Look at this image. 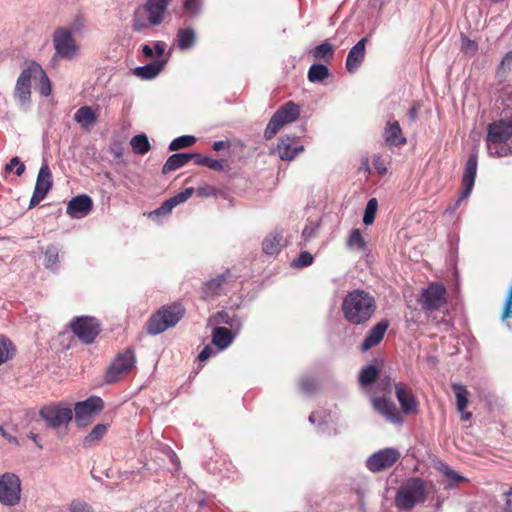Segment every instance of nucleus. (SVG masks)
Instances as JSON below:
<instances>
[{
	"label": "nucleus",
	"mask_w": 512,
	"mask_h": 512,
	"mask_svg": "<svg viewBox=\"0 0 512 512\" xmlns=\"http://www.w3.org/2000/svg\"><path fill=\"white\" fill-rule=\"evenodd\" d=\"M31 71V61L26 62L17 78L13 94L18 105L24 110L29 108L31 102V81L33 80Z\"/></svg>",
	"instance_id": "9b49d317"
},
{
	"label": "nucleus",
	"mask_w": 512,
	"mask_h": 512,
	"mask_svg": "<svg viewBox=\"0 0 512 512\" xmlns=\"http://www.w3.org/2000/svg\"><path fill=\"white\" fill-rule=\"evenodd\" d=\"M262 245L265 254L277 255L286 246V241L280 232L274 231L265 237Z\"/></svg>",
	"instance_id": "cd10ccee"
},
{
	"label": "nucleus",
	"mask_w": 512,
	"mask_h": 512,
	"mask_svg": "<svg viewBox=\"0 0 512 512\" xmlns=\"http://www.w3.org/2000/svg\"><path fill=\"white\" fill-rule=\"evenodd\" d=\"M396 398L404 413H412L417 410L418 403L410 389L402 383L395 384Z\"/></svg>",
	"instance_id": "b1692460"
},
{
	"label": "nucleus",
	"mask_w": 512,
	"mask_h": 512,
	"mask_svg": "<svg viewBox=\"0 0 512 512\" xmlns=\"http://www.w3.org/2000/svg\"><path fill=\"white\" fill-rule=\"evenodd\" d=\"M73 333L85 344H92L100 332V325L93 317L80 316L71 323Z\"/></svg>",
	"instance_id": "f8f14e48"
},
{
	"label": "nucleus",
	"mask_w": 512,
	"mask_h": 512,
	"mask_svg": "<svg viewBox=\"0 0 512 512\" xmlns=\"http://www.w3.org/2000/svg\"><path fill=\"white\" fill-rule=\"evenodd\" d=\"M21 480L12 472H5L0 475V503L4 506L13 507L21 501Z\"/></svg>",
	"instance_id": "6e6552de"
},
{
	"label": "nucleus",
	"mask_w": 512,
	"mask_h": 512,
	"mask_svg": "<svg viewBox=\"0 0 512 512\" xmlns=\"http://www.w3.org/2000/svg\"><path fill=\"white\" fill-rule=\"evenodd\" d=\"M477 165H478V155H477V150H474L469 155V158L466 162L465 169L463 172L462 183H463L464 189H463L460 197L455 202V204L453 206L448 207L445 210V213H448L450 215L453 214L456 211V209L459 207L461 202L469 197V195L471 194L472 189L474 187L475 177H476V172H477Z\"/></svg>",
	"instance_id": "9d476101"
},
{
	"label": "nucleus",
	"mask_w": 512,
	"mask_h": 512,
	"mask_svg": "<svg viewBox=\"0 0 512 512\" xmlns=\"http://www.w3.org/2000/svg\"><path fill=\"white\" fill-rule=\"evenodd\" d=\"M184 315V309L179 304L163 307L154 314L147 327V332L151 335H157L166 329L175 326Z\"/></svg>",
	"instance_id": "39448f33"
},
{
	"label": "nucleus",
	"mask_w": 512,
	"mask_h": 512,
	"mask_svg": "<svg viewBox=\"0 0 512 512\" xmlns=\"http://www.w3.org/2000/svg\"><path fill=\"white\" fill-rule=\"evenodd\" d=\"M39 415L45 421L47 427L57 429L68 425L72 420L73 412L68 406L49 404L39 410Z\"/></svg>",
	"instance_id": "1a4fd4ad"
},
{
	"label": "nucleus",
	"mask_w": 512,
	"mask_h": 512,
	"mask_svg": "<svg viewBox=\"0 0 512 512\" xmlns=\"http://www.w3.org/2000/svg\"><path fill=\"white\" fill-rule=\"evenodd\" d=\"M142 52L148 58H151L154 56L153 48L150 45H144L142 47Z\"/></svg>",
	"instance_id": "338daca9"
},
{
	"label": "nucleus",
	"mask_w": 512,
	"mask_h": 512,
	"mask_svg": "<svg viewBox=\"0 0 512 512\" xmlns=\"http://www.w3.org/2000/svg\"><path fill=\"white\" fill-rule=\"evenodd\" d=\"M301 108L293 101H288L279 107L269 120L264 137L272 139L285 125L295 122L300 116Z\"/></svg>",
	"instance_id": "20e7f679"
},
{
	"label": "nucleus",
	"mask_w": 512,
	"mask_h": 512,
	"mask_svg": "<svg viewBox=\"0 0 512 512\" xmlns=\"http://www.w3.org/2000/svg\"><path fill=\"white\" fill-rule=\"evenodd\" d=\"M408 116L412 121H415L418 116V109L417 107L413 106L409 109Z\"/></svg>",
	"instance_id": "774afa93"
},
{
	"label": "nucleus",
	"mask_w": 512,
	"mask_h": 512,
	"mask_svg": "<svg viewBox=\"0 0 512 512\" xmlns=\"http://www.w3.org/2000/svg\"><path fill=\"white\" fill-rule=\"evenodd\" d=\"M154 49L158 58L162 57L165 53V44L161 41L155 42Z\"/></svg>",
	"instance_id": "0e129e2a"
},
{
	"label": "nucleus",
	"mask_w": 512,
	"mask_h": 512,
	"mask_svg": "<svg viewBox=\"0 0 512 512\" xmlns=\"http://www.w3.org/2000/svg\"><path fill=\"white\" fill-rule=\"evenodd\" d=\"M329 75V70L326 65L313 64L308 71V79L310 82H321Z\"/></svg>",
	"instance_id": "58836bf2"
},
{
	"label": "nucleus",
	"mask_w": 512,
	"mask_h": 512,
	"mask_svg": "<svg viewBox=\"0 0 512 512\" xmlns=\"http://www.w3.org/2000/svg\"><path fill=\"white\" fill-rule=\"evenodd\" d=\"M195 192V189H194ZM196 193L200 197H211L217 194V189L211 185H201L196 189Z\"/></svg>",
	"instance_id": "5fc2aeb1"
},
{
	"label": "nucleus",
	"mask_w": 512,
	"mask_h": 512,
	"mask_svg": "<svg viewBox=\"0 0 512 512\" xmlns=\"http://www.w3.org/2000/svg\"><path fill=\"white\" fill-rule=\"evenodd\" d=\"M15 353L13 343L7 337L0 336V365L7 362Z\"/></svg>",
	"instance_id": "4c0bfd02"
},
{
	"label": "nucleus",
	"mask_w": 512,
	"mask_h": 512,
	"mask_svg": "<svg viewBox=\"0 0 512 512\" xmlns=\"http://www.w3.org/2000/svg\"><path fill=\"white\" fill-rule=\"evenodd\" d=\"M462 48L467 53H473L477 49V45L474 41L470 40L469 38L463 36L462 37Z\"/></svg>",
	"instance_id": "13d9d810"
},
{
	"label": "nucleus",
	"mask_w": 512,
	"mask_h": 512,
	"mask_svg": "<svg viewBox=\"0 0 512 512\" xmlns=\"http://www.w3.org/2000/svg\"><path fill=\"white\" fill-rule=\"evenodd\" d=\"M442 472L444 473V475L450 479L451 481L453 482H460L462 480H464V477H462L461 475H459L457 472H455L453 469H451L449 466L447 465H444L443 468H442Z\"/></svg>",
	"instance_id": "6e6d98bb"
},
{
	"label": "nucleus",
	"mask_w": 512,
	"mask_h": 512,
	"mask_svg": "<svg viewBox=\"0 0 512 512\" xmlns=\"http://www.w3.org/2000/svg\"><path fill=\"white\" fill-rule=\"evenodd\" d=\"M505 496V504L503 507L504 512H512V487L506 492H504Z\"/></svg>",
	"instance_id": "052dcab7"
},
{
	"label": "nucleus",
	"mask_w": 512,
	"mask_h": 512,
	"mask_svg": "<svg viewBox=\"0 0 512 512\" xmlns=\"http://www.w3.org/2000/svg\"><path fill=\"white\" fill-rule=\"evenodd\" d=\"M52 43L55 56L60 59L73 60L80 53V46L68 28H57L52 35Z\"/></svg>",
	"instance_id": "0eeeda50"
},
{
	"label": "nucleus",
	"mask_w": 512,
	"mask_h": 512,
	"mask_svg": "<svg viewBox=\"0 0 512 512\" xmlns=\"http://www.w3.org/2000/svg\"><path fill=\"white\" fill-rule=\"evenodd\" d=\"M333 54L334 48L328 41L317 45L312 51V55L315 59H324L325 61H329L333 57Z\"/></svg>",
	"instance_id": "a19ab883"
},
{
	"label": "nucleus",
	"mask_w": 512,
	"mask_h": 512,
	"mask_svg": "<svg viewBox=\"0 0 512 512\" xmlns=\"http://www.w3.org/2000/svg\"><path fill=\"white\" fill-rule=\"evenodd\" d=\"M169 0H146L143 6V11L146 14V21L139 17L136 13L133 20V29L135 31H142L149 26L160 25L167 13Z\"/></svg>",
	"instance_id": "423d86ee"
},
{
	"label": "nucleus",
	"mask_w": 512,
	"mask_h": 512,
	"mask_svg": "<svg viewBox=\"0 0 512 512\" xmlns=\"http://www.w3.org/2000/svg\"><path fill=\"white\" fill-rule=\"evenodd\" d=\"M446 288L439 283H432L423 289L421 304L426 310H437L445 303Z\"/></svg>",
	"instance_id": "dca6fc26"
},
{
	"label": "nucleus",
	"mask_w": 512,
	"mask_h": 512,
	"mask_svg": "<svg viewBox=\"0 0 512 512\" xmlns=\"http://www.w3.org/2000/svg\"><path fill=\"white\" fill-rule=\"evenodd\" d=\"M93 208V201L90 196L81 194L73 197L67 204L66 213L75 219L86 217Z\"/></svg>",
	"instance_id": "a211bd4d"
},
{
	"label": "nucleus",
	"mask_w": 512,
	"mask_h": 512,
	"mask_svg": "<svg viewBox=\"0 0 512 512\" xmlns=\"http://www.w3.org/2000/svg\"><path fill=\"white\" fill-rule=\"evenodd\" d=\"M231 277L230 272L226 271L225 273L219 275L216 278H213L205 283L203 287V293L206 298H211L220 294L222 285L226 281L227 278Z\"/></svg>",
	"instance_id": "72a5a7b5"
},
{
	"label": "nucleus",
	"mask_w": 512,
	"mask_h": 512,
	"mask_svg": "<svg viewBox=\"0 0 512 512\" xmlns=\"http://www.w3.org/2000/svg\"><path fill=\"white\" fill-rule=\"evenodd\" d=\"M367 38L360 39L348 52L346 58V69L353 73L358 70L365 58Z\"/></svg>",
	"instance_id": "4be33fe9"
},
{
	"label": "nucleus",
	"mask_w": 512,
	"mask_h": 512,
	"mask_svg": "<svg viewBox=\"0 0 512 512\" xmlns=\"http://www.w3.org/2000/svg\"><path fill=\"white\" fill-rule=\"evenodd\" d=\"M314 232H315L314 228L306 226L303 229L302 235L305 239H310L314 236Z\"/></svg>",
	"instance_id": "69168bd1"
},
{
	"label": "nucleus",
	"mask_w": 512,
	"mask_h": 512,
	"mask_svg": "<svg viewBox=\"0 0 512 512\" xmlns=\"http://www.w3.org/2000/svg\"><path fill=\"white\" fill-rule=\"evenodd\" d=\"M195 163L198 165L205 166L214 171H222L224 169L223 163L220 160L213 159L211 157L202 156L198 153H193Z\"/></svg>",
	"instance_id": "ea45409f"
},
{
	"label": "nucleus",
	"mask_w": 512,
	"mask_h": 512,
	"mask_svg": "<svg viewBox=\"0 0 512 512\" xmlns=\"http://www.w3.org/2000/svg\"><path fill=\"white\" fill-rule=\"evenodd\" d=\"M383 137L385 143L389 146H401L406 143V138L397 121H388L384 128Z\"/></svg>",
	"instance_id": "393cba45"
},
{
	"label": "nucleus",
	"mask_w": 512,
	"mask_h": 512,
	"mask_svg": "<svg viewBox=\"0 0 512 512\" xmlns=\"http://www.w3.org/2000/svg\"><path fill=\"white\" fill-rule=\"evenodd\" d=\"M68 509L70 512H94L91 505L82 500H73Z\"/></svg>",
	"instance_id": "3c124183"
},
{
	"label": "nucleus",
	"mask_w": 512,
	"mask_h": 512,
	"mask_svg": "<svg viewBox=\"0 0 512 512\" xmlns=\"http://www.w3.org/2000/svg\"><path fill=\"white\" fill-rule=\"evenodd\" d=\"M214 321L216 324H226L230 326L231 330L238 333L241 329L242 323L240 319L234 314H230L227 311H221L214 315Z\"/></svg>",
	"instance_id": "c9c22d12"
},
{
	"label": "nucleus",
	"mask_w": 512,
	"mask_h": 512,
	"mask_svg": "<svg viewBox=\"0 0 512 512\" xmlns=\"http://www.w3.org/2000/svg\"><path fill=\"white\" fill-rule=\"evenodd\" d=\"M103 401L99 397H90L84 401L77 402L74 407L75 420L78 426H82V421L91 415L101 411Z\"/></svg>",
	"instance_id": "f3484780"
},
{
	"label": "nucleus",
	"mask_w": 512,
	"mask_h": 512,
	"mask_svg": "<svg viewBox=\"0 0 512 512\" xmlns=\"http://www.w3.org/2000/svg\"><path fill=\"white\" fill-rule=\"evenodd\" d=\"M508 318H512V284L508 290V294H507L506 300L504 302V307H503V312H502V319L506 320Z\"/></svg>",
	"instance_id": "864d4df0"
},
{
	"label": "nucleus",
	"mask_w": 512,
	"mask_h": 512,
	"mask_svg": "<svg viewBox=\"0 0 512 512\" xmlns=\"http://www.w3.org/2000/svg\"><path fill=\"white\" fill-rule=\"evenodd\" d=\"M14 167H16L15 173L17 176H21L25 172V169H26L24 163H22L20 158L17 156L13 157L9 161V163L6 164L5 171L10 172L13 170Z\"/></svg>",
	"instance_id": "8fccbe9b"
},
{
	"label": "nucleus",
	"mask_w": 512,
	"mask_h": 512,
	"mask_svg": "<svg viewBox=\"0 0 512 512\" xmlns=\"http://www.w3.org/2000/svg\"><path fill=\"white\" fill-rule=\"evenodd\" d=\"M196 142V138L191 135L177 137L169 144V150L176 151L182 148L190 147Z\"/></svg>",
	"instance_id": "c03bdc74"
},
{
	"label": "nucleus",
	"mask_w": 512,
	"mask_h": 512,
	"mask_svg": "<svg viewBox=\"0 0 512 512\" xmlns=\"http://www.w3.org/2000/svg\"><path fill=\"white\" fill-rule=\"evenodd\" d=\"M166 62V59H157L145 66L137 67L134 73L141 79H152L160 73Z\"/></svg>",
	"instance_id": "c85d7f7f"
},
{
	"label": "nucleus",
	"mask_w": 512,
	"mask_h": 512,
	"mask_svg": "<svg viewBox=\"0 0 512 512\" xmlns=\"http://www.w3.org/2000/svg\"><path fill=\"white\" fill-rule=\"evenodd\" d=\"M52 185L53 180L50 168L48 164L44 163L38 172L33 195L29 203V208H33L39 204L46 197L52 188Z\"/></svg>",
	"instance_id": "4468645a"
},
{
	"label": "nucleus",
	"mask_w": 512,
	"mask_h": 512,
	"mask_svg": "<svg viewBox=\"0 0 512 512\" xmlns=\"http://www.w3.org/2000/svg\"><path fill=\"white\" fill-rule=\"evenodd\" d=\"M235 334L230 329L216 327L212 332V342L220 350H224L233 342Z\"/></svg>",
	"instance_id": "7c9ffc66"
},
{
	"label": "nucleus",
	"mask_w": 512,
	"mask_h": 512,
	"mask_svg": "<svg viewBox=\"0 0 512 512\" xmlns=\"http://www.w3.org/2000/svg\"><path fill=\"white\" fill-rule=\"evenodd\" d=\"M452 389L456 396L457 410L461 414V419L468 421L472 416L470 412L466 411L469 403V392L464 385L458 383L452 384Z\"/></svg>",
	"instance_id": "a878e982"
},
{
	"label": "nucleus",
	"mask_w": 512,
	"mask_h": 512,
	"mask_svg": "<svg viewBox=\"0 0 512 512\" xmlns=\"http://www.w3.org/2000/svg\"><path fill=\"white\" fill-rule=\"evenodd\" d=\"M315 386H316L315 381L312 379L305 378V379H302L300 382L301 389L306 393L313 391Z\"/></svg>",
	"instance_id": "bf43d9fd"
},
{
	"label": "nucleus",
	"mask_w": 512,
	"mask_h": 512,
	"mask_svg": "<svg viewBox=\"0 0 512 512\" xmlns=\"http://www.w3.org/2000/svg\"><path fill=\"white\" fill-rule=\"evenodd\" d=\"M59 263V249L50 245L47 247L45 252V264L47 268L56 269Z\"/></svg>",
	"instance_id": "49530a36"
},
{
	"label": "nucleus",
	"mask_w": 512,
	"mask_h": 512,
	"mask_svg": "<svg viewBox=\"0 0 512 512\" xmlns=\"http://www.w3.org/2000/svg\"><path fill=\"white\" fill-rule=\"evenodd\" d=\"M194 156L195 155L193 153L172 154L163 165L162 172L167 174L171 171L177 170L191 161Z\"/></svg>",
	"instance_id": "c756f323"
},
{
	"label": "nucleus",
	"mask_w": 512,
	"mask_h": 512,
	"mask_svg": "<svg viewBox=\"0 0 512 512\" xmlns=\"http://www.w3.org/2000/svg\"><path fill=\"white\" fill-rule=\"evenodd\" d=\"M297 138L285 136L279 139L275 153L284 160L291 161L304 150L302 145H295Z\"/></svg>",
	"instance_id": "6ab92c4d"
},
{
	"label": "nucleus",
	"mask_w": 512,
	"mask_h": 512,
	"mask_svg": "<svg viewBox=\"0 0 512 512\" xmlns=\"http://www.w3.org/2000/svg\"><path fill=\"white\" fill-rule=\"evenodd\" d=\"M74 120L83 129H89L96 123L97 115L90 106H82L75 112Z\"/></svg>",
	"instance_id": "2f4dec72"
},
{
	"label": "nucleus",
	"mask_w": 512,
	"mask_h": 512,
	"mask_svg": "<svg viewBox=\"0 0 512 512\" xmlns=\"http://www.w3.org/2000/svg\"><path fill=\"white\" fill-rule=\"evenodd\" d=\"M201 7V0H184L183 2V11L190 17L198 15L201 11Z\"/></svg>",
	"instance_id": "de8ad7c7"
},
{
	"label": "nucleus",
	"mask_w": 512,
	"mask_h": 512,
	"mask_svg": "<svg viewBox=\"0 0 512 512\" xmlns=\"http://www.w3.org/2000/svg\"><path fill=\"white\" fill-rule=\"evenodd\" d=\"M378 375V370L375 365L365 366L359 374V382L362 386L372 384Z\"/></svg>",
	"instance_id": "79ce46f5"
},
{
	"label": "nucleus",
	"mask_w": 512,
	"mask_h": 512,
	"mask_svg": "<svg viewBox=\"0 0 512 512\" xmlns=\"http://www.w3.org/2000/svg\"><path fill=\"white\" fill-rule=\"evenodd\" d=\"M85 19L83 16H76L67 27L69 30H71V34H77L83 31L85 28Z\"/></svg>",
	"instance_id": "603ef678"
},
{
	"label": "nucleus",
	"mask_w": 512,
	"mask_h": 512,
	"mask_svg": "<svg viewBox=\"0 0 512 512\" xmlns=\"http://www.w3.org/2000/svg\"><path fill=\"white\" fill-rule=\"evenodd\" d=\"M31 67L33 80L38 81L39 93L44 97L49 96L51 94L52 89L48 75L43 70L41 65L35 61H31Z\"/></svg>",
	"instance_id": "bb28decb"
},
{
	"label": "nucleus",
	"mask_w": 512,
	"mask_h": 512,
	"mask_svg": "<svg viewBox=\"0 0 512 512\" xmlns=\"http://www.w3.org/2000/svg\"><path fill=\"white\" fill-rule=\"evenodd\" d=\"M108 424L99 423L83 439V446L90 448L97 445L108 431Z\"/></svg>",
	"instance_id": "f704fd0d"
},
{
	"label": "nucleus",
	"mask_w": 512,
	"mask_h": 512,
	"mask_svg": "<svg viewBox=\"0 0 512 512\" xmlns=\"http://www.w3.org/2000/svg\"><path fill=\"white\" fill-rule=\"evenodd\" d=\"M501 66L503 68L511 69V67H512V51H509L505 54V56L503 57V59L501 61Z\"/></svg>",
	"instance_id": "e2e57ef3"
},
{
	"label": "nucleus",
	"mask_w": 512,
	"mask_h": 512,
	"mask_svg": "<svg viewBox=\"0 0 512 512\" xmlns=\"http://www.w3.org/2000/svg\"><path fill=\"white\" fill-rule=\"evenodd\" d=\"M373 166L380 175H384L387 172L384 160L378 155L373 157Z\"/></svg>",
	"instance_id": "4d7b16f0"
},
{
	"label": "nucleus",
	"mask_w": 512,
	"mask_h": 512,
	"mask_svg": "<svg viewBox=\"0 0 512 512\" xmlns=\"http://www.w3.org/2000/svg\"><path fill=\"white\" fill-rule=\"evenodd\" d=\"M135 354L130 348H127L120 353L106 373V381L109 383L118 381L123 374L129 372L135 364Z\"/></svg>",
	"instance_id": "ddd939ff"
},
{
	"label": "nucleus",
	"mask_w": 512,
	"mask_h": 512,
	"mask_svg": "<svg viewBox=\"0 0 512 512\" xmlns=\"http://www.w3.org/2000/svg\"><path fill=\"white\" fill-rule=\"evenodd\" d=\"M177 47L182 50L191 49L196 43V32L193 28L179 29L176 35Z\"/></svg>",
	"instance_id": "473e14b6"
},
{
	"label": "nucleus",
	"mask_w": 512,
	"mask_h": 512,
	"mask_svg": "<svg viewBox=\"0 0 512 512\" xmlns=\"http://www.w3.org/2000/svg\"><path fill=\"white\" fill-rule=\"evenodd\" d=\"M378 208V202L376 198H371L368 200L364 215H363V223L368 226L371 225L374 222L375 215Z\"/></svg>",
	"instance_id": "a18cd8bd"
},
{
	"label": "nucleus",
	"mask_w": 512,
	"mask_h": 512,
	"mask_svg": "<svg viewBox=\"0 0 512 512\" xmlns=\"http://www.w3.org/2000/svg\"><path fill=\"white\" fill-rule=\"evenodd\" d=\"M426 497L425 482L420 478H411L398 488L395 496V506L400 510H410L417 504L424 502Z\"/></svg>",
	"instance_id": "7ed1b4c3"
},
{
	"label": "nucleus",
	"mask_w": 512,
	"mask_h": 512,
	"mask_svg": "<svg viewBox=\"0 0 512 512\" xmlns=\"http://www.w3.org/2000/svg\"><path fill=\"white\" fill-rule=\"evenodd\" d=\"M313 259L314 258L311 253L303 251L296 259L292 261L291 266L294 268L308 267L313 263Z\"/></svg>",
	"instance_id": "09e8293b"
},
{
	"label": "nucleus",
	"mask_w": 512,
	"mask_h": 512,
	"mask_svg": "<svg viewBox=\"0 0 512 512\" xmlns=\"http://www.w3.org/2000/svg\"><path fill=\"white\" fill-rule=\"evenodd\" d=\"M372 403L374 408L383 415L389 422L394 424H401L403 419L397 410L396 405L385 398H373Z\"/></svg>",
	"instance_id": "412c9836"
},
{
	"label": "nucleus",
	"mask_w": 512,
	"mask_h": 512,
	"mask_svg": "<svg viewBox=\"0 0 512 512\" xmlns=\"http://www.w3.org/2000/svg\"><path fill=\"white\" fill-rule=\"evenodd\" d=\"M376 310L374 297L361 289L349 292L342 302L344 318L351 324L360 325L367 322Z\"/></svg>",
	"instance_id": "f03ea898"
},
{
	"label": "nucleus",
	"mask_w": 512,
	"mask_h": 512,
	"mask_svg": "<svg viewBox=\"0 0 512 512\" xmlns=\"http://www.w3.org/2000/svg\"><path fill=\"white\" fill-rule=\"evenodd\" d=\"M214 354V350L210 346H206L200 352L198 358L200 361H206Z\"/></svg>",
	"instance_id": "680f3d73"
},
{
	"label": "nucleus",
	"mask_w": 512,
	"mask_h": 512,
	"mask_svg": "<svg viewBox=\"0 0 512 512\" xmlns=\"http://www.w3.org/2000/svg\"><path fill=\"white\" fill-rule=\"evenodd\" d=\"M496 107L510 112L507 119H500L488 125L487 152L492 157H506L512 154V87L503 88L496 100Z\"/></svg>",
	"instance_id": "f257e3e1"
},
{
	"label": "nucleus",
	"mask_w": 512,
	"mask_h": 512,
	"mask_svg": "<svg viewBox=\"0 0 512 512\" xmlns=\"http://www.w3.org/2000/svg\"><path fill=\"white\" fill-rule=\"evenodd\" d=\"M130 145L136 154L144 155L150 150V143L145 134H138L132 137Z\"/></svg>",
	"instance_id": "e433bc0d"
},
{
	"label": "nucleus",
	"mask_w": 512,
	"mask_h": 512,
	"mask_svg": "<svg viewBox=\"0 0 512 512\" xmlns=\"http://www.w3.org/2000/svg\"><path fill=\"white\" fill-rule=\"evenodd\" d=\"M347 245L351 249L365 250L366 243L359 229H353L349 235Z\"/></svg>",
	"instance_id": "37998d69"
},
{
	"label": "nucleus",
	"mask_w": 512,
	"mask_h": 512,
	"mask_svg": "<svg viewBox=\"0 0 512 512\" xmlns=\"http://www.w3.org/2000/svg\"><path fill=\"white\" fill-rule=\"evenodd\" d=\"M400 458V453L393 448L380 450L367 459V467L372 472H379L394 465Z\"/></svg>",
	"instance_id": "2eb2a0df"
},
{
	"label": "nucleus",
	"mask_w": 512,
	"mask_h": 512,
	"mask_svg": "<svg viewBox=\"0 0 512 512\" xmlns=\"http://www.w3.org/2000/svg\"><path fill=\"white\" fill-rule=\"evenodd\" d=\"M193 193L194 188H186L185 190L164 201L159 208L149 214V217L166 216L170 214L174 207L188 200L193 195Z\"/></svg>",
	"instance_id": "aec40b11"
},
{
	"label": "nucleus",
	"mask_w": 512,
	"mask_h": 512,
	"mask_svg": "<svg viewBox=\"0 0 512 512\" xmlns=\"http://www.w3.org/2000/svg\"><path fill=\"white\" fill-rule=\"evenodd\" d=\"M388 327L389 322L387 320H381L374 325L363 340L361 344V351L366 352L372 347L378 345L383 340Z\"/></svg>",
	"instance_id": "5701e85b"
}]
</instances>
